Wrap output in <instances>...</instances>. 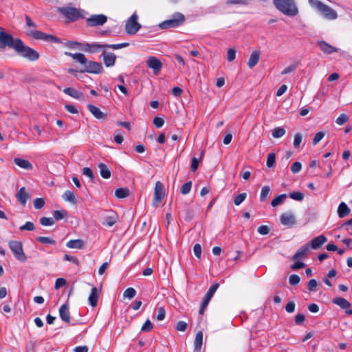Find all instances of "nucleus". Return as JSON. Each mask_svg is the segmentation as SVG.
<instances>
[{"instance_id": "nucleus-16", "label": "nucleus", "mask_w": 352, "mask_h": 352, "mask_svg": "<svg viewBox=\"0 0 352 352\" xmlns=\"http://www.w3.org/2000/svg\"><path fill=\"white\" fill-rule=\"evenodd\" d=\"M327 241V238L323 235H319L316 237H314L310 243H308L310 245V248L313 250H318Z\"/></svg>"}, {"instance_id": "nucleus-40", "label": "nucleus", "mask_w": 352, "mask_h": 352, "mask_svg": "<svg viewBox=\"0 0 352 352\" xmlns=\"http://www.w3.org/2000/svg\"><path fill=\"white\" fill-rule=\"evenodd\" d=\"M32 195H29L25 187H22L18 191L16 195V198H29Z\"/></svg>"}, {"instance_id": "nucleus-43", "label": "nucleus", "mask_w": 352, "mask_h": 352, "mask_svg": "<svg viewBox=\"0 0 352 352\" xmlns=\"http://www.w3.org/2000/svg\"><path fill=\"white\" fill-rule=\"evenodd\" d=\"M153 329V324L149 319H147L141 328L142 331L149 332Z\"/></svg>"}, {"instance_id": "nucleus-30", "label": "nucleus", "mask_w": 352, "mask_h": 352, "mask_svg": "<svg viewBox=\"0 0 352 352\" xmlns=\"http://www.w3.org/2000/svg\"><path fill=\"white\" fill-rule=\"evenodd\" d=\"M98 168L100 170V174L102 178H104V179L110 178L111 175V170H109V168L105 164L100 163L98 164Z\"/></svg>"}, {"instance_id": "nucleus-62", "label": "nucleus", "mask_w": 352, "mask_h": 352, "mask_svg": "<svg viewBox=\"0 0 352 352\" xmlns=\"http://www.w3.org/2000/svg\"><path fill=\"white\" fill-rule=\"evenodd\" d=\"M63 260L72 262L73 263L76 264V265H78V264H79V261H78V258H76L72 256H70L69 254H65L64 257H63Z\"/></svg>"}, {"instance_id": "nucleus-48", "label": "nucleus", "mask_w": 352, "mask_h": 352, "mask_svg": "<svg viewBox=\"0 0 352 352\" xmlns=\"http://www.w3.org/2000/svg\"><path fill=\"white\" fill-rule=\"evenodd\" d=\"M324 133L322 131L318 132L314 137L312 143L314 145H316L318 142L324 138Z\"/></svg>"}, {"instance_id": "nucleus-55", "label": "nucleus", "mask_w": 352, "mask_h": 352, "mask_svg": "<svg viewBox=\"0 0 352 352\" xmlns=\"http://www.w3.org/2000/svg\"><path fill=\"white\" fill-rule=\"evenodd\" d=\"M157 311H158V314L157 316V320H160V321L163 320L166 316L165 309L162 307H159Z\"/></svg>"}, {"instance_id": "nucleus-1", "label": "nucleus", "mask_w": 352, "mask_h": 352, "mask_svg": "<svg viewBox=\"0 0 352 352\" xmlns=\"http://www.w3.org/2000/svg\"><path fill=\"white\" fill-rule=\"evenodd\" d=\"M9 47L13 49L19 56L35 61L39 58V54L35 50L25 45L21 38L14 37L5 31H0V47Z\"/></svg>"}, {"instance_id": "nucleus-18", "label": "nucleus", "mask_w": 352, "mask_h": 352, "mask_svg": "<svg viewBox=\"0 0 352 352\" xmlns=\"http://www.w3.org/2000/svg\"><path fill=\"white\" fill-rule=\"evenodd\" d=\"M102 56L106 67H112L115 65L116 56L113 53L104 52Z\"/></svg>"}, {"instance_id": "nucleus-38", "label": "nucleus", "mask_w": 352, "mask_h": 352, "mask_svg": "<svg viewBox=\"0 0 352 352\" xmlns=\"http://www.w3.org/2000/svg\"><path fill=\"white\" fill-rule=\"evenodd\" d=\"M37 241L43 244L54 245L56 241L47 236H38Z\"/></svg>"}, {"instance_id": "nucleus-39", "label": "nucleus", "mask_w": 352, "mask_h": 352, "mask_svg": "<svg viewBox=\"0 0 352 352\" xmlns=\"http://www.w3.org/2000/svg\"><path fill=\"white\" fill-rule=\"evenodd\" d=\"M192 187V182L189 181L188 182H186L182 186L181 188V192L185 195H187L191 189Z\"/></svg>"}, {"instance_id": "nucleus-53", "label": "nucleus", "mask_w": 352, "mask_h": 352, "mask_svg": "<svg viewBox=\"0 0 352 352\" xmlns=\"http://www.w3.org/2000/svg\"><path fill=\"white\" fill-rule=\"evenodd\" d=\"M236 57V51L234 49L230 48L228 50L227 53V59L229 62H231L234 60Z\"/></svg>"}, {"instance_id": "nucleus-61", "label": "nucleus", "mask_w": 352, "mask_h": 352, "mask_svg": "<svg viewBox=\"0 0 352 352\" xmlns=\"http://www.w3.org/2000/svg\"><path fill=\"white\" fill-rule=\"evenodd\" d=\"M270 192V188L265 186L262 188L260 198H266Z\"/></svg>"}, {"instance_id": "nucleus-34", "label": "nucleus", "mask_w": 352, "mask_h": 352, "mask_svg": "<svg viewBox=\"0 0 352 352\" xmlns=\"http://www.w3.org/2000/svg\"><path fill=\"white\" fill-rule=\"evenodd\" d=\"M276 164V155L274 153H270L267 155L266 165L268 168H272Z\"/></svg>"}, {"instance_id": "nucleus-44", "label": "nucleus", "mask_w": 352, "mask_h": 352, "mask_svg": "<svg viewBox=\"0 0 352 352\" xmlns=\"http://www.w3.org/2000/svg\"><path fill=\"white\" fill-rule=\"evenodd\" d=\"M318 283L315 279H311L308 282L307 288L310 292H315L317 290Z\"/></svg>"}, {"instance_id": "nucleus-20", "label": "nucleus", "mask_w": 352, "mask_h": 352, "mask_svg": "<svg viewBox=\"0 0 352 352\" xmlns=\"http://www.w3.org/2000/svg\"><path fill=\"white\" fill-rule=\"evenodd\" d=\"M59 316L63 321L67 323L70 322V314L69 311V307L67 305L64 304L60 307Z\"/></svg>"}, {"instance_id": "nucleus-58", "label": "nucleus", "mask_w": 352, "mask_h": 352, "mask_svg": "<svg viewBox=\"0 0 352 352\" xmlns=\"http://www.w3.org/2000/svg\"><path fill=\"white\" fill-rule=\"evenodd\" d=\"M295 307H296V305H295L294 302L289 301L287 302V304L285 306V310L287 312H288L289 314L293 313L295 311Z\"/></svg>"}, {"instance_id": "nucleus-42", "label": "nucleus", "mask_w": 352, "mask_h": 352, "mask_svg": "<svg viewBox=\"0 0 352 352\" xmlns=\"http://www.w3.org/2000/svg\"><path fill=\"white\" fill-rule=\"evenodd\" d=\"M35 228L34 225L33 223L30 221H27L24 225L21 226L19 228V230L21 231L28 230V231H32Z\"/></svg>"}, {"instance_id": "nucleus-19", "label": "nucleus", "mask_w": 352, "mask_h": 352, "mask_svg": "<svg viewBox=\"0 0 352 352\" xmlns=\"http://www.w3.org/2000/svg\"><path fill=\"white\" fill-rule=\"evenodd\" d=\"M310 251V245L309 243H306L297 250V252L292 256L293 261H296L300 258H302L306 256Z\"/></svg>"}, {"instance_id": "nucleus-7", "label": "nucleus", "mask_w": 352, "mask_h": 352, "mask_svg": "<svg viewBox=\"0 0 352 352\" xmlns=\"http://www.w3.org/2000/svg\"><path fill=\"white\" fill-rule=\"evenodd\" d=\"M8 245L16 259L21 262L26 261L27 257L23 252L21 242L18 241H10L8 243Z\"/></svg>"}, {"instance_id": "nucleus-54", "label": "nucleus", "mask_w": 352, "mask_h": 352, "mask_svg": "<svg viewBox=\"0 0 352 352\" xmlns=\"http://www.w3.org/2000/svg\"><path fill=\"white\" fill-rule=\"evenodd\" d=\"M194 254L196 257L199 258L201 255V246L199 243H196L193 247Z\"/></svg>"}, {"instance_id": "nucleus-17", "label": "nucleus", "mask_w": 352, "mask_h": 352, "mask_svg": "<svg viewBox=\"0 0 352 352\" xmlns=\"http://www.w3.org/2000/svg\"><path fill=\"white\" fill-rule=\"evenodd\" d=\"M316 43L319 46L320 50L326 54H331L334 52H338L339 50L338 48L331 45L324 41H318Z\"/></svg>"}, {"instance_id": "nucleus-27", "label": "nucleus", "mask_w": 352, "mask_h": 352, "mask_svg": "<svg viewBox=\"0 0 352 352\" xmlns=\"http://www.w3.org/2000/svg\"><path fill=\"white\" fill-rule=\"evenodd\" d=\"M117 198H126L133 196L132 192L128 188H120L115 192Z\"/></svg>"}, {"instance_id": "nucleus-8", "label": "nucleus", "mask_w": 352, "mask_h": 352, "mask_svg": "<svg viewBox=\"0 0 352 352\" xmlns=\"http://www.w3.org/2000/svg\"><path fill=\"white\" fill-rule=\"evenodd\" d=\"M27 35L38 40L45 41L49 43H60V40L52 34H47L38 30H30L27 32Z\"/></svg>"}, {"instance_id": "nucleus-49", "label": "nucleus", "mask_w": 352, "mask_h": 352, "mask_svg": "<svg viewBox=\"0 0 352 352\" xmlns=\"http://www.w3.org/2000/svg\"><path fill=\"white\" fill-rule=\"evenodd\" d=\"M250 0H228L226 4L228 5H235V4H242V5H248Z\"/></svg>"}, {"instance_id": "nucleus-2", "label": "nucleus", "mask_w": 352, "mask_h": 352, "mask_svg": "<svg viewBox=\"0 0 352 352\" xmlns=\"http://www.w3.org/2000/svg\"><path fill=\"white\" fill-rule=\"evenodd\" d=\"M65 55L71 56L74 60L78 61L82 66V69L80 70L82 73H89L98 74L102 72L103 67L102 65L96 61L89 60L85 54L82 53L72 54L69 52H65Z\"/></svg>"}, {"instance_id": "nucleus-3", "label": "nucleus", "mask_w": 352, "mask_h": 352, "mask_svg": "<svg viewBox=\"0 0 352 352\" xmlns=\"http://www.w3.org/2000/svg\"><path fill=\"white\" fill-rule=\"evenodd\" d=\"M276 9L288 16H295L298 14V8L294 0H273Z\"/></svg>"}, {"instance_id": "nucleus-45", "label": "nucleus", "mask_w": 352, "mask_h": 352, "mask_svg": "<svg viewBox=\"0 0 352 352\" xmlns=\"http://www.w3.org/2000/svg\"><path fill=\"white\" fill-rule=\"evenodd\" d=\"M188 328V324L184 321H179L175 326V329L178 331H185Z\"/></svg>"}, {"instance_id": "nucleus-33", "label": "nucleus", "mask_w": 352, "mask_h": 352, "mask_svg": "<svg viewBox=\"0 0 352 352\" xmlns=\"http://www.w3.org/2000/svg\"><path fill=\"white\" fill-rule=\"evenodd\" d=\"M67 212L65 210H54L53 212V219L59 221L67 217Z\"/></svg>"}, {"instance_id": "nucleus-29", "label": "nucleus", "mask_w": 352, "mask_h": 352, "mask_svg": "<svg viewBox=\"0 0 352 352\" xmlns=\"http://www.w3.org/2000/svg\"><path fill=\"white\" fill-rule=\"evenodd\" d=\"M350 208L348 207V206L344 203L342 202L340 204L338 208V214L339 217L343 218L346 216H347L350 213Z\"/></svg>"}, {"instance_id": "nucleus-51", "label": "nucleus", "mask_w": 352, "mask_h": 352, "mask_svg": "<svg viewBox=\"0 0 352 352\" xmlns=\"http://www.w3.org/2000/svg\"><path fill=\"white\" fill-rule=\"evenodd\" d=\"M294 320L295 323L297 325H300L305 322V316L302 314H298L297 315L295 316Z\"/></svg>"}, {"instance_id": "nucleus-31", "label": "nucleus", "mask_w": 352, "mask_h": 352, "mask_svg": "<svg viewBox=\"0 0 352 352\" xmlns=\"http://www.w3.org/2000/svg\"><path fill=\"white\" fill-rule=\"evenodd\" d=\"M63 92L76 99H81L83 97L82 94L78 92L74 88L72 87H67L63 89Z\"/></svg>"}, {"instance_id": "nucleus-28", "label": "nucleus", "mask_w": 352, "mask_h": 352, "mask_svg": "<svg viewBox=\"0 0 352 352\" xmlns=\"http://www.w3.org/2000/svg\"><path fill=\"white\" fill-rule=\"evenodd\" d=\"M14 162L17 166H19V167H21L22 168H24L26 170H30L32 168V166L31 163L27 160L16 157V158H14Z\"/></svg>"}, {"instance_id": "nucleus-23", "label": "nucleus", "mask_w": 352, "mask_h": 352, "mask_svg": "<svg viewBox=\"0 0 352 352\" xmlns=\"http://www.w3.org/2000/svg\"><path fill=\"white\" fill-rule=\"evenodd\" d=\"M87 109L96 118L103 120L106 119L107 115L102 112L97 107L93 104H88Z\"/></svg>"}, {"instance_id": "nucleus-35", "label": "nucleus", "mask_w": 352, "mask_h": 352, "mask_svg": "<svg viewBox=\"0 0 352 352\" xmlns=\"http://www.w3.org/2000/svg\"><path fill=\"white\" fill-rule=\"evenodd\" d=\"M285 129L283 127H276L272 131V136L274 138H279L285 134Z\"/></svg>"}, {"instance_id": "nucleus-25", "label": "nucleus", "mask_w": 352, "mask_h": 352, "mask_svg": "<svg viewBox=\"0 0 352 352\" xmlns=\"http://www.w3.org/2000/svg\"><path fill=\"white\" fill-rule=\"evenodd\" d=\"M88 300L91 307H95L97 305L98 300V290L97 287H92Z\"/></svg>"}, {"instance_id": "nucleus-21", "label": "nucleus", "mask_w": 352, "mask_h": 352, "mask_svg": "<svg viewBox=\"0 0 352 352\" xmlns=\"http://www.w3.org/2000/svg\"><path fill=\"white\" fill-rule=\"evenodd\" d=\"M261 57V52L258 50H254L250 54V58L248 62V66L252 69L258 63Z\"/></svg>"}, {"instance_id": "nucleus-12", "label": "nucleus", "mask_w": 352, "mask_h": 352, "mask_svg": "<svg viewBox=\"0 0 352 352\" xmlns=\"http://www.w3.org/2000/svg\"><path fill=\"white\" fill-rule=\"evenodd\" d=\"M107 21V17L104 14H94L87 19L88 25L94 27L102 25Z\"/></svg>"}, {"instance_id": "nucleus-6", "label": "nucleus", "mask_w": 352, "mask_h": 352, "mask_svg": "<svg viewBox=\"0 0 352 352\" xmlns=\"http://www.w3.org/2000/svg\"><path fill=\"white\" fill-rule=\"evenodd\" d=\"M60 12L69 21H75L83 19L86 14L83 10L72 7L62 8L60 9Z\"/></svg>"}, {"instance_id": "nucleus-56", "label": "nucleus", "mask_w": 352, "mask_h": 352, "mask_svg": "<svg viewBox=\"0 0 352 352\" xmlns=\"http://www.w3.org/2000/svg\"><path fill=\"white\" fill-rule=\"evenodd\" d=\"M65 45L71 49H75L77 47H81L82 44L77 41H67L65 43Z\"/></svg>"}, {"instance_id": "nucleus-52", "label": "nucleus", "mask_w": 352, "mask_h": 352, "mask_svg": "<svg viewBox=\"0 0 352 352\" xmlns=\"http://www.w3.org/2000/svg\"><path fill=\"white\" fill-rule=\"evenodd\" d=\"M301 168V163L299 162H296L292 165L291 170L293 173H297L300 171Z\"/></svg>"}, {"instance_id": "nucleus-37", "label": "nucleus", "mask_w": 352, "mask_h": 352, "mask_svg": "<svg viewBox=\"0 0 352 352\" xmlns=\"http://www.w3.org/2000/svg\"><path fill=\"white\" fill-rule=\"evenodd\" d=\"M136 295V291L133 287L127 288L123 294L124 298H127L129 299L133 298Z\"/></svg>"}, {"instance_id": "nucleus-57", "label": "nucleus", "mask_w": 352, "mask_h": 352, "mask_svg": "<svg viewBox=\"0 0 352 352\" xmlns=\"http://www.w3.org/2000/svg\"><path fill=\"white\" fill-rule=\"evenodd\" d=\"M301 142H302V135L300 133H298L294 136V146L295 148H298L300 146Z\"/></svg>"}, {"instance_id": "nucleus-11", "label": "nucleus", "mask_w": 352, "mask_h": 352, "mask_svg": "<svg viewBox=\"0 0 352 352\" xmlns=\"http://www.w3.org/2000/svg\"><path fill=\"white\" fill-rule=\"evenodd\" d=\"M107 49V44H99V43H84L82 44L80 50L89 52L91 54L97 53L99 51L104 50Z\"/></svg>"}, {"instance_id": "nucleus-15", "label": "nucleus", "mask_w": 352, "mask_h": 352, "mask_svg": "<svg viewBox=\"0 0 352 352\" xmlns=\"http://www.w3.org/2000/svg\"><path fill=\"white\" fill-rule=\"evenodd\" d=\"M280 223L289 228L292 227L296 223L295 217L291 212L282 214L280 217Z\"/></svg>"}, {"instance_id": "nucleus-64", "label": "nucleus", "mask_w": 352, "mask_h": 352, "mask_svg": "<svg viewBox=\"0 0 352 352\" xmlns=\"http://www.w3.org/2000/svg\"><path fill=\"white\" fill-rule=\"evenodd\" d=\"M270 232V229L267 226H261L258 228V232L262 235L267 234Z\"/></svg>"}, {"instance_id": "nucleus-36", "label": "nucleus", "mask_w": 352, "mask_h": 352, "mask_svg": "<svg viewBox=\"0 0 352 352\" xmlns=\"http://www.w3.org/2000/svg\"><path fill=\"white\" fill-rule=\"evenodd\" d=\"M54 219L52 217H41L40 219V223L43 226H50L54 224Z\"/></svg>"}, {"instance_id": "nucleus-5", "label": "nucleus", "mask_w": 352, "mask_h": 352, "mask_svg": "<svg viewBox=\"0 0 352 352\" xmlns=\"http://www.w3.org/2000/svg\"><path fill=\"white\" fill-rule=\"evenodd\" d=\"M185 21V16L182 13L175 12L170 19L160 23L159 27L161 29L175 28L184 24Z\"/></svg>"}, {"instance_id": "nucleus-46", "label": "nucleus", "mask_w": 352, "mask_h": 352, "mask_svg": "<svg viewBox=\"0 0 352 352\" xmlns=\"http://www.w3.org/2000/svg\"><path fill=\"white\" fill-rule=\"evenodd\" d=\"M349 120V117L345 113L340 114L336 119V122L339 125H342Z\"/></svg>"}, {"instance_id": "nucleus-32", "label": "nucleus", "mask_w": 352, "mask_h": 352, "mask_svg": "<svg viewBox=\"0 0 352 352\" xmlns=\"http://www.w3.org/2000/svg\"><path fill=\"white\" fill-rule=\"evenodd\" d=\"M84 245V242L81 239L70 240L67 243V247L73 249H81Z\"/></svg>"}, {"instance_id": "nucleus-59", "label": "nucleus", "mask_w": 352, "mask_h": 352, "mask_svg": "<svg viewBox=\"0 0 352 352\" xmlns=\"http://www.w3.org/2000/svg\"><path fill=\"white\" fill-rule=\"evenodd\" d=\"M164 119L160 117H155L153 119V124L157 128H161L164 125Z\"/></svg>"}, {"instance_id": "nucleus-63", "label": "nucleus", "mask_w": 352, "mask_h": 352, "mask_svg": "<svg viewBox=\"0 0 352 352\" xmlns=\"http://www.w3.org/2000/svg\"><path fill=\"white\" fill-rule=\"evenodd\" d=\"M199 160L196 157H193L192 159V164H191V166H190V169L192 172H195L197 168H198V166H199Z\"/></svg>"}, {"instance_id": "nucleus-10", "label": "nucleus", "mask_w": 352, "mask_h": 352, "mask_svg": "<svg viewBox=\"0 0 352 352\" xmlns=\"http://www.w3.org/2000/svg\"><path fill=\"white\" fill-rule=\"evenodd\" d=\"M102 224L107 227L113 226L118 220V214L113 210H107L102 214Z\"/></svg>"}, {"instance_id": "nucleus-4", "label": "nucleus", "mask_w": 352, "mask_h": 352, "mask_svg": "<svg viewBox=\"0 0 352 352\" xmlns=\"http://www.w3.org/2000/svg\"><path fill=\"white\" fill-rule=\"evenodd\" d=\"M308 2L312 8L320 12L324 18L329 20L337 19L338 14L336 11L322 1L319 0H308Z\"/></svg>"}, {"instance_id": "nucleus-50", "label": "nucleus", "mask_w": 352, "mask_h": 352, "mask_svg": "<svg viewBox=\"0 0 352 352\" xmlns=\"http://www.w3.org/2000/svg\"><path fill=\"white\" fill-rule=\"evenodd\" d=\"M82 174L88 177L91 181L94 179V175L92 170L89 167H85L82 169Z\"/></svg>"}, {"instance_id": "nucleus-47", "label": "nucleus", "mask_w": 352, "mask_h": 352, "mask_svg": "<svg viewBox=\"0 0 352 352\" xmlns=\"http://www.w3.org/2000/svg\"><path fill=\"white\" fill-rule=\"evenodd\" d=\"M300 276L297 274H292L289 278V283L291 285H296L300 282Z\"/></svg>"}, {"instance_id": "nucleus-13", "label": "nucleus", "mask_w": 352, "mask_h": 352, "mask_svg": "<svg viewBox=\"0 0 352 352\" xmlns=\"http://www.w3.org/2000/svg\"><path fill=\"white\" fill-rule=\"evenodd\" d=\"M332 302L341 309H344L346 314L352 315V309H350L351 303L345 298L342 297H336L333 299Z\"/></svg>"}, {"instance_id": "nucleus-41", "label": "nucleus", "mask_w": 352, "mask_h": 352, "mask_svg": "<svg viewBox=\"0 0 352 352\" xmlns=\"http://www.w3.org/2000/svg\"><path fill=\"white\" fill-rule=\"evenodd\" d=\"M129 45V43H122L119 44H107V48H110L113 50H118L123 47H128Z\"/></svg>"}, {"instance_id": "nucleus-22", "label": "nucleus", "mask_w": 352, "mask_h": 352, "mask_svg": "<svg viewBox=\"0 0 352 352\" xmlns=\"http://www.w3.org/2000/svg\"><path fill=\"white\" fill-rule=\"evenodd\" d=\"M219 283H214L213 284L208 290L207 293L206 294L203 302L205 305H208L209 302L210 301L211 298L214 296L215 292L219 288Z\"/></svg>"}, {"instance_id": "nucleus-60", "label": "nucleus", "mask_w": 352, "mask_h": 352, "mask_svg": "<svg viewBox=\"0 0 352 352\" xmlns=\"http://www.w3.org/2000/svg\"><path fill=\"white\" fill-rule=\"evenodd\" d=\"M66 284V280L63 278H58L56 280L55 283V289H59L61 287H63Z\"/></svg>"}, {"instance_id": "nucleus-24", "label": "nucleus", "mask_w": 352, "mask_h": 352, "mask_svg": "<svg viewBox=\"0 0 352 352\" xmlns=\"http://www.w3.org/2000/svg\"><path fill=\"white\" fill-rule=\"evenodd\" d=\"M165 196V189L164 184L157 181L155 183V190H154V197L155 198H164Z\"/></svg>"}, {"instance_id": "nucleus-26", "label": "nucleus", "mask_w": 352, "mask_h": 352, "mask_svg": "<svg viewBox=\"0 0 352 352\" xmlns=\"http://www.w3.org/2000/svg\"><path fill=\"white\" fill-rule=\"evenodd\" d=\"M203 342V333L199 331L197 333L195 339L194 341V349L195 351L200 352Z\"/></svg>"}, {"instance_id": "nucleus-9", "label": "nucleus", "mask_w": 352, "mask_h": 352, "mask_svg": "<svg viewBox=\"0 0 352 352\" xmlns=\"http://www.w3.org/2000/svg\"><path fill=\"white\" fill-rule=\"evenodd\" d=\"M138 16L135 12L126 21L125 30L128 34L133 35L137 33L142 25L138 22Z\"/></svg>"}, {"instance_id": "nucleus-14", "label": "nucleus", "mask_w": 352, "mask_h": 352, "mask_svg": "<svg viewBox=\"0 0 352 352\" xmlns=\"http://www.w3.org/2000/svg\"><path fill=\"white\" fill-rule=\"evenodd\" d=\"M147 66L153 69L155 74H158L162 67L161 61L155 56H150L146 60Z\"/></svg>"}]
</instances>
